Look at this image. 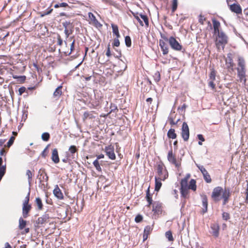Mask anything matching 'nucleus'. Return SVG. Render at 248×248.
<instances>
[{
  "mask_svg": "<svg viewBox=\"0 0 248 248\" xmlns=\"http://www.w3.org/2000/svg\"><path fill=\"white\" fill-rule=\"evenodd\" d=\"M230 196V191L229 188H225L222 195V198L224 200L223 205L226 204L228 202V199Z\"/></svg>",
  "mask_w": 248,
  "mask_h": 248,
  "instance_id": "dca6fc26",
  "label": "nucleus"
},
{
  "mask_svg": "<svg viewBox=\"0 0 248 248\" xmlns=\"http://www.w3.org/2000/svg\"><path fill=\"white\" fill-rule=\"evenodd\" d=\"M93 117L92 114L88 111L84 112L83 114V119L84 120L86 119L87 118H92Z\"/></svg>",
  "mask_w": 248,
  "mask_h": 248,
  "instance_id": "79ce46f5",
  "label": "nucleus"
},
{
  "mask_svg": "<svg viewBox=\"0 0 248 248\" xmlns=\"http://www.w3.org/2000/svg\"><path fill=\"white\" fill-rule=\"evenodd\" d=\"M210 79L211 80H215L216 79V72L214 70H212L210 74Z\"/></svg>",
  "mask_w": 248,
  "mask_h": 248,
  "instance_id": "de8ad7c7",
  "label": "nucleus"
},
{
  "mask_svg": "<svg viewBox=\"0 0 248 248\" xmlns=\"http://www.w3.org/2000/svg\"><path fill=\"white\" fill-rule=\"evenodd\" d=\"M188 189V188L180 189L181 197H183L185 199L188 198L189 197Z\"/></svg>",
  "mask_w": 248,
  "mask_h": 248,
  "instance_id": "5701e85b",
  "label": "nucleus"
},
{
  "mask_svg": "<svg viewBox=\"0 0 248 248\" xmlns=\"http://www.w3.org/2000/svg\"><path fill=\"white\" fill-rule=\"evenodd\" d=\"M106 55L108 57H109L111 56V52H110V45L108 44V48L107 50L106 53Z\"/></svg>",
  "mask_w": 248,
  "mask_h": 248,
  "instance_id": "052dcab7",
  "label": "nucleus"
},
{
  "mask_svg": "<svg viewBox=\"0 0 248 248\" xmlns=\"http://www.w3.org/2000/svg\"><path fill=\"white\" fill-rule=\"evenodd\" d=\"M50 135L48 133L45 132L42 135V139L45 141H48L49 139Z\"/></svg>",
  "mask_w": 248,
  "mask_h": 248,
  "instance_id": "58836bf2",
  "label": "nucleus"
},
{
  "mask_svg": "<svg viewBox=\"0 0 248 248\" xmlns=\"http://www.w3.org/2000/svg\"><path fill=\"white\" fill-rule=\"evenodd\" d=\"M53 194L58 199L62 200L63 199V194L58 185L55 186L53 190Z\"/></svg>",
  "mask_w": 248,
  "mask_h": 248,
  "instance_id": "f8f14e48",
  "label": "nucleus"
},
{
  "mask_svg": "<svg viewBox=\"0 0 248 248\" xmlns=\"http://www.w3.org/2000/svg\"><path fill=\"white\" fill-rule=\"evenodd\" d=\"M165 236H166V238H168V239L170 241L173 240V238L171 231H168L166 232L165 233Z\"/></svg>",
  "mask_w": 248,
  "mask_h": 248,
  "instance_id": "e433bc0d",
  "label": "nucleus"
},
{
  "mask_svg": "<svg viewBox=\"0 0 248 248\" xmlns=\"http://www.w3.org/2000/svg\"><path fill=\"white\" fill-rule=\"evenodd\" d=\"M219 226L217 223L211 224L209 232L215 237L217 238L219 236Z\"/></svg>",
  "mask_w": 248,
  "mask_h": 248,
  "instance_id": "9d476101",
  "label": "nucleus"
},
{
  "mask_svg": "<svg viewBox=\"0 0 248 248\" xmlns=\"http://www.w3.org/2000/svg\"><path fill=\"white\" fill-rule=\"evenodd\" d=\"M57 44L59 46H61L62 44V39L61 38L60 34H57Z\"/></svg>",
  "mask_w": 248,
  "mask_h": 248,
  "instance_id": "6e6d98bb",
  "label": "nucleus"
},
{
  "mask_svg": "<svg viewBox=\"0 0 248 248\" xmlns=\"http://www.w3.org/2000/svg\"><path fill=\"white\" fill-rule=\"evenodd\" d=\"M30 192L29 191L28 192L27 195L25 197V200H24V202L23 204H29L28 203H29V199H30Z\"/></svg>",
  "mask_w": 248,
  "mask_h": 248,
  "instance_id": "603ef678",
  "label": "nucleus"
},
{
  "mask_svg": "<svg viewBox=\"0 0 248 248\" xmlns=\"http://www.w3.org/2000/svg\"><path fill=\"white\" fill-rule=\"evenodd\" d=\"M181 188L180 189L183 188H188V186L187 184V181H186V179H182L181 181Z\"/></svg>",
  "mask_w": 248,
  "mask_h": 248,
  "instance_id": "2f4dec72",
  "label": "nucleus"
},
{
  "mask_svg": "<svg viewBox=\"0 0 248 248\" xmlns=\"http://www.w3.org/2000/svg\"><path fill=\"white\" fill-rule=\"evenodd\" d=\"M62 24L64 29H67L68 26L71 25V23L70 21H66L62 22Z\"/></svg>",
  "mask_w": 248,
  "mask_h": 248,
  "instance_id": "4d7b16f0",
  "label": "nucleus"
},
{
  "mask_svg": "<svg viewBox=\"0 0 248 248\" xmlns=\"http://www.w3.org/2000/svg\"><path fill=\"white\" fill-rule=\"evenodd\" d=\"M153 225L154 224L152 225V226L148 225L146 226L144 228V233L147 234H149L153 230Z\"/></svg>",
  "mask_w": 248,
  "mask_h": 248,
  "instance_id": "f704fd0d",
  "label": "nucleus"
},
{
  "mask_svg": "<svg viewBox=\"0 0 248 248\" xmlns=\"http://www.w3.org/2000/svg\"><path fill=\"white\" fill-rule=\"evenodd\" d=\"M27 224V221L24 220L21 217L19 219V229L23 230Z\"/></svg>",
  "mask_w": 248,
  "mask_h": 248,
  "instance_id": "bb28decb",
  "label": "nucleus"
},
{
  "mask_svg": "<svg viewBox=\"0 0 248 248\" xmlns=\"http://www.w3.org/2000/svg\"><path fill=\"white\" fill-rule=\"evenodd\" d=\"M146 199L148 202V204L146 206L148 208H150L151 204H153V200L152 195L150 193L149 187L148 188L146 191Z\"/></svg>",
  "mask_w": 248,
  "mask_h": 248,
  "instance_id": "6ab92c4d",
  "label": "nucleus"
},
{
  "mask_svg": "<svg viewBox=\"0 0 248 248\" xmlns=\"http://www.w3.org/2000/svg\"><path fill=\"white\" fill-rule=\"evenodd\" d=\"M202 204L203 206V209L202 210V213L203 214L206 213L207 212V207H208V201L207 196L205 195L202 196Z\"/></svg>",
  "mask_w": 248,
  "mask_h": 248,
  "instance_id": "ddd939ff",
  "label": "nucleus"
},
{
  "mask_svg": "<svg viewBox=\"0 0 248 248\" xmlns=\"http://www.w3.org/2000/svg\"><path fill=\"white\" fill-rule=\"evenodd\" d=\"M37 177L39 179L40 183H42L43 182L47 183L48 177L47 176L45 169H40L39 170Z\"/></svg>",
  "mask_w": 248,
  "mask_h": 248,
  "instance_id": "0eeeda50",
  "label": "nucleus"
},
{
  "mask_svg": "<svg viewBox=\"0 0 248 248\" xmlns=\"http://www.w3.org/2000/svg\"><path fill=\"white\" fill-rule=\"evenodd\" d=\"M197 186L196 185V181L194 179H191L189 182L188 188L191 189L193 191L196 190Z\"/></svg>",
  "mask_w": 248,
  "mask_h": 248,
  "instance_id": "cd10ccee",
  "label": "nucleus"
},
{
  "mask_svg": "<svg viewBox=\"0 0 248 248\" xmlns=\"http://www.w3.org/2000/svg\"><path fill=\"white\" fill-rule=\"evenodd\" d=\"M217 36L218 38L217 39L216 43L217 47L218 49H220L221 47L223 49L225 45L228 43V37L222 31H220V33Z\"/></svg>",
  "mask_w": 248,
  "mask_h": 248,
  "instance_id": "f03ea898",
  "label": "nucleus"
},
{
  "mask_svg": "<svg viewBox=\"0 0 248 248\" xmlns=\"http://www.w3.org/2000/svg\"><path fill=\"white\" fill-rule=\"evenodd\" d=\"M62 88V86H59L56 89L55 92L53 93V96L54 97L59 98L60 97L62 93L61 90Z\"/></svg>",
  "mask_w": 248,
  "mask_h": 248,
  "instance_id": "393cba45",
  "label": "nucleus"
},
{
  "mask_svg": "<svg viewBox=\"0 0 248 248\" xmlns=\"http://www.w3.org/2000/svg\"><path fill=\"white\" fill-rule=\"evenodd\" d=\"M167 136L169 138L175 139L177 137V135L175 132V130L172 128H170L169 130L167 133Z\"/></svg>",
  "mask_w": 248,
  "mask_h": 248,
  "instance_id": "4be33fe9",
  "label": "nucleus"
},
{
  "mask_svg": "<svg viewBox=\"0 0 248 248\" xmlns=\"http://www.w3.org/2000/svg\"><path fill=\"white\" fill-rule=\"evenodd\" d=\"M197 166L199 168V169L201 170V171L202 174L207 171V170L204 168V167L203 166L197 165Z\"/></svg>",
  "mask_w": 248,
  "mask_h": 248,
  "instance_id": "3c124183",
  "label": "nucleus"
},
{
  "mask_svg": "<svg viewBox=\"0 0 248 248\" xmlns=\"http://www.w3.org/2000/svg\"><path fill=\"white\" fill-rule=\"evenodd\" d=\"M105 152L109 159L111 160L115 159L116 155L114 153V149L113 146L110 145L108 146H106L105 148Z\"/></svg>",
  "mask_w": 248,
  "mask_h": 248,
  "instance_id": "6e6552de",
  "label": "nucleus"
},
{
  "mask_svg": "<svg viewBox=\"0 0 248 248\" xmlns=\"http://www.w3.org/2000/svg\"><path fill=\"white\" fill-rule=\"evenodd\" d=\"M230 10L236 14H240L242 13V9L239 4L233 3L230 5Z\"/></svg>",
  "mask_w": 248,
  "mask_h": 248,
  "instance_id": "4468645a",
  "label": "nucleus"
},
{
  "mask_svg": "<svg viewBox=\"0 0 248 248\" xmlns=\"http://www.w3.org/2000/svg\"><path fill=\"white\" fill-rule=\"evenodd\" d=\"M222 218L225 220H227L230 218V215L228 213L223 212L222 214Z\"/></svg>",
  "mask_w": 248,
  "mask_h": 248,
  "instance_id": "864d4df0",
  "label": "nucleus"
},
{
  "mask_svg": "<svg viewBox=\"0 0 248 248\" xmlns=\"http://www.w3.org/2000/svg\"><path fill=\"white\" fill-rule=\"evenodd\" d=\"M156 176L160 180L165 181L169 176L168 172L163 162H159L156 165Z\"/></svg>",
  "mask_w": 248,
  "mask_h": 248,
  "instance_id": "f257e3e1",
  "label": "nucleus"
},
{
  "mask_svg": "<svg viewBox=\"0 0 248 248\" xmlns=\"http://www.w3.org/2000/svg\"><path fill=\"white\" fill-rule=\"evenodd\" d=\"M68 150L72 156V158H74L75 153L78 151V149L76 146L75 145H71L70 146Z\"/></svg>",
  "mask_w": 248,
  "mask_h": 248,
  "instance_id": "a878e982",
  "label": "nucleus"
},
{
  "mask_svg": "<svg viewBox=\"0 0 248 248\" xmlns=\"http://www.w3.org/2000/svg\"><path fill=\"white\" fill-rule=\"evenodd\" d=\"M75 41L74 40L73 41V42L72 43V44H71V46H70V52L68 54V55H69L70 54H71L72 52L73 51L74 49V44H75Z\"/></svg>",
  "mask_w": 248,
  "mask_h": 248,
  "instance_id": "e2e57ef3",
  "label": "nucleus"
},
{
  "mask_svg": "<svg viewBox=\"0 0 248 248\" xmlns=\"http://www.w3.org/2000/svg\"><path fill=\"white\" fill-rule=\"evenodd\" d=\"M119 38H114L113 46H120V41L118 39Z\"/></svg>",
  "mask_w": 248,
  "mask_h": 248,
  "instance_id": "8fccbe9b",
  "label": "nucleus"
},
{
  "mask_svg": "<svg viewBox=\"0 0 248 248\" xmlns=\"http://www.w3.org/2000/svg\"><path fill=\"white\" fill-rule=\"evenodd\" d=\"M110 111L109 112V113H110L112 112H114L115 110H118V108H117V106L112 103H111L110 104Z\"/></svg>",
  "mask_w": 248,
  "mask_h": 248,
  "instance_id": "c03bdc74",
  "label": "nucleus"
},
{
  "mask_svg": "<svg viewBox=\"0 0 248 248\" xmlns=\"http://www.w3.org/2000/svg\"><path fill=\"white\" fill-rule=\"evenodd\" d=\"M233 55L231 53L227 54V57L225 59L226 65L228 69H232L234 65L232 60Z\"/></svg>",
  "mask_w": 248,
  "mask_h": 248,
  "instance_id": "9b49d317",
  "label": "nucleus"
},
{
  "mask_svg": "<svg viewBox=\"0 0 248 248\" xmlns=\"http://www.w3.org/2000/svg\"><path fill=\"white\" fill-rule=\"evenodd\" d=\"M155 190L156 191H158L160 189L162 186L161 181L162 180H160L158 177H155Z\"/></svg>",
  "mask_w": 248,
  "mask_h": 248,
  "instance_id": "412c9836",
  "label": "nucleus"
},
{
  "mask_svg": "<svg viewBox=\"0 0 248 248\" xmlns=\"http://www.w3.org/2000/svg\"><path fill=\"white\" fill-rule=\"evenodd\" d=\"M167 159L171 164L175 165V167L178 168L181 165L180 161L176 160V157L173 154L172 149L170 150L167 155Z\"/></svg>",
  "mask_w": 248,
  "mask_h": 248,
  "instance_id": "39448f33",
  "label": "nucleus"
},
{
  "mask_svg": "<svg viewBox=\"0 0 248 248\" xmlns=\"http://www.w3.org/2000/svg\"><path fill=\"white\" fill-rule=\"evenodd\" d=\"M177 0H173L172 5V11L174 12L177 8Z\"/></svg>",
  "mask_w": 248,
  "mask_h": 248,
  "instance_id": "49530a36",
  "label": "nucleus"
},
{
  "mask_svg": "<svg viewBox=\"0 0 248 248\" xmlns=\"http://www.w3.org/2000/svg\"><path fill=\"white\" fill-rule=\"evenodd\" d=\"M35 202L38 206V208L39 210H42L43 209V203L42 202V200L40 198H36L35 200Z\"/></svg>",
  "mask_w": 248,
  "mask_h": 248,
  "instance_id": "7c9ffc66",
  "label": "nucleus"
},
{
  "mask_svg": "<svg viewBox=\"0 0 248 248\" xmlns=\"http://www.w3.org/2000/svg\"><path fill=\"white\" fill-rule=\"evenodd\" d=\"M238 65L243 69L245 67V61L244 60L241 58H239L238 59Z\"/></svg>",
  "mask_w": 248,
  "mask_h": 248,
  "instance_id": "a19ab883",
  "label": "nucleus"
},
{
  "mask_svg": "<svg viewBox=\"0 0 248 248\" xmlns=\"http://www.w3.org/2000/svg\"><path fill=\"white\" fill-rule=\"evenodd\" d=\"M49 219V216L47 214H45L37 219V223L39 224H43L46 223Z\"/></svg>",
  "mask_w": 248,
  "mask_h": 248,
  "instance_id": "aec40b11",
  "label": "nucleus"
},
{
  "mask_svg": "<svg viewBox=\"0 0 248 248\" xmlns=\"http://www.w3.org/2000/svg\"><path fill=\"white\" fill-rule=\"evenodd\" d=\"M165 39L168 41L171 48L176 51H181L182 49V45L176 40V39L171 36L169 39L165 38Z\"/></svg>",
  "mask_w": 248,
  "mask_h": 248,
  "instance_id": "7ed1b4c3",
  "label": "nucleus"
},
{
  "mask_svg": "<svg viewBox=\"0 0 248 248\" xmlns=\"http://www.w3.org/2000/svg\"><path fill=\"white\" fill-rule=\"evenodd\" d=\"M124 42L125 45L127 47H130L131 46V40L129 36H126L124 38Z\"/></svg>",
  "mask_w": 248,
  "mask_h": 248,
  "instance_id": "72a5a7b5",
  "label": "nucleus"
},
{
  "mask_svg": "<svg viewBox=\"0 0 248 248\" xmlns=\"http://www.w3.org/2000/svg\"><path fill=\"white\" fill-rule=\"evenodd\" d=\"M31 209V206L29 204H23L22 215L24 218L28 217V213Z\"/></svg>",
  "mask_w": 248,
  "mask_h": 248,
  "instance_id": "a211bd4d",
  "label": "nucleus"
},
{
  "mask_svg": "<svg viewBox=\"0 0 248 248\" xmlns=\"http://www.w3.org/2000/svg\"><path fill=\"white\" fill-rule=\"evenodd\" d=\"M47 149V146H46L45 149L43 150V151L42 152L41 155H42V156L45 157L46 155V150Z\"/></svg>",
  "mask_w": 248,
  "mask_h": 248,
  "instance_id": "338daca9",
  "label": "nucleus"
},
{
  "mask_svg": "<svg viewBox=\"0 0 248 248\" xmlns=\"http://www.w3.org/2000/svg\"><path fill=\"white\" fill-rule=\"evenodd\" d=\"M159 46L163 55H166L168 53V46L167 44L163 40H159Z\"/></svg>",
  "mask_w": 248,
  "mask_h": 248,
  "instance_id": "2eb2a0df",
  "label": "nucleus"
},
{
  "mask_svg": "<svg viewBox=\"0 0 248 248\" xmlns=\"http://www.w3.org/2000/svg\"><path fill=\"white\" fill-rule=\"evenodd\" d=\"M135 18L138 21L140 25L142 26H143V24L142 21L140 19V17L138 16H135Z\"/></svg>",
  "mask_w": 248,
  "mask_h": 248,
  "instance_id": "774afa93",
  "label": "nucleus"
},
{
  "mask_svg": "<svg viewBox=\"0 0 248 248\" xmlns=\"http://www.w3.org/2000/svg\"><path fill=\"white\" fill-rule=\"evenodd\" d=\"M152 207V211L155 215H159L162 214V205L161 203L159 202H155L153 203Z\"/></svg>",
  "mask_w": 248,
  "mask_h": 248,
  "instance_id": "423d86ee",
  "label": "nucleus"
},
{
  "mask_svg": "<svg viewBox=\"0 0 248 248\" xmlns=\"http://www.w3.org/2000/svg\"><path fill=\"white\" fill-rule=\"evenodd\" d=\"M205 20V18H204L203 17V16H202V15H200V16H199V22L202 24H203L204 23V21Z\"/></svg>",
  "mask_w": 248,
  "mask_h": 248,
  "instance_id": "bf43d9fd",
  "label": "nucleus"
},
{
  "mask_svg": "<svg viewBox=\"0 0 248 248\" xmlns=\"http://www.w3.org/2000/svg\"><path fill=\"white\" fill-rule=\"evenodd\" d=\"M26 91V88L24 87H21L19 88L18 92L20 95H22Z\"/></svg>",
  "mask_w": 248,
  "mask_h": 248,
  "instance_id": "13d9d810",
  "label": "nucleus"
},
{
  "mask_svg": "<svg viewBox=\"0 0 248 248\" xmlns=\"http://www.w3.org/2000/svg\"><path fill=\"white\" fill-rule=\"evenodd\" d=\"M212 22L214 29H217L219 28L220 24L219 21L214 19H213Z\"/></svg>",
  "mask_w": 248,
  "mask_h": 248,
  "instance_id": "37998d69",
  "label": "nucleus"
},
{
  "mask_svg": "<svg viewBox=\"0 0 248 248\" xmlns=\"http://www.w3.org/2000/svg\"><path fill=\"white\" fill-rule=\"evenodd\" d=\"M140 17L143 19L144 21L145 24L146 26H148L149 25V21H148V18L146 15L140 14Z\"/></svg>",
  "mask_w": 248,
  "mask_h": 248,
  "instance_id": "ea45409f",
  "label": "nucleus"
},
{
  "mask_svg": "<svg viewBox=\"0 0 248 248\" xmlns=\"http://www.w3.org/2000/svg\"><path fill=\"white\" fill-rule=\"evenodd\" d=\"M203 176V178L204 180L207 183H210L212 181V179L211 178L210 175L208 173V171H207L205 172L204 174H202Z\"/></svg>",
  "mask_w": 248,
  "mask_h": 248,
  "instance_id": "c756f323",
  "label": "nucleus"
},
{
  "mask_svg": "<svg viewBox=\"0 0 248 248\" xmlns=\"http://www.w3.org/2000/svg\"><path fill=\"white\" fill-rule=\"evenodd\" d=\"M93 164L97 170H98V171H102V169L99 165V161L98 160H97V159L95 160L93 162Z\"/></svg>",
  "mask_w": 248,
  "mask_h": 248,
  "instance_id": "473e14b6",
  "label": "nucleus"
},
{
  "mask_svg": "<svg viewBox=\"0 0 248 248\" xmlns=\"http://www.w3.org/2000/svg\"><path fill=\"white\" fill-rule=\"evenodd\" d=\"M6 171V165L0 167V181L4 175Z\"/></svg>",
  "mask_w": 248,
  "mask_h": 248,
  "instance_id": "c9c22d12",
  "label": "nucleus"
},
{
  "mask_svg": "<svg viewBox=\"0 0 248 248\" xmlns=\"http://www.w3.org/2000/svg\"><path fill=\"white\" fill-rule=\"evenodd\" d=\"M111 27L112 29L113 33L116 36L117 38H119L120 37V35L119 32L118 26L114 24H111Z\"/></svg>",
  "mask_w": 248,
  "mask_h": 248,
  "instance_id": "b1692460",
  "label": "nucleus"
},
{
  "mask_svg": "<svg viewBox=\"0 0 248 248\" xmlns=\"http://www.w3.org/2000/svg\"><path fill=\"white\" fill-rule=\"evenodd\" d=\"M59 6H60V7H69L68 4L65 2H62V3H59Z\"/></svg>",
  "mask_w": 248,
  "mask_h": 248,
  "instance_id": "0e129e2a",
  "label": "nucleus"
},
{
  "mask_svg": "<svg viewBox=\"0 0 248 248\" xmlns=\"http://www.w3.org/2000/svg\"><path fill=\"white\" fill-rule=\"evenodd\" d=\"M154 80L156 82H158L160 79V75L158 72H156L154 76Z\"/></svg>",
  "mask_w": 248,
  "mask_h": 248,
  "instance_id": "a18cd8bd",
  "label": "nucleus"
},
{
  "mask_svg": "<svg viewBox=\"0 0 248 248\" xmlns=\"http://www.w3.org/2000/svg\"><path fill=\"white\" fill-rule=\"evenodd\" d=\"M26 175L28 176V180L29 186H30L32 181V174L31 171L29 170L26 171Z\"/></svg>",
  "mask_w": 248,
  "mask_h": 248,
  "instance_id": "c85d7f7f",
  "label": "nucleus"
},
{
  "mask_svg": "<svg viewBox=\"0 0 248 248\" xmlns=\"http://www.w3.org/2000/svg\"><path fill=\"white\" fill-rule=\"evenodd\" d=\"M214 80H211L208 83V86L212 88V89H215V84L214 83Z\"/></svg>",
  "mask_w": 248,
  "mask_h": 248,
  "instance_id": "680f3d73",
  "label": "nucleus"
},
{
  "mask_svg": "<svg viewBox=\"0 0 248 248\" xmlns=\"http://www.w3.org/2000/svg\"><path fill=\"white\" fill-rule=\"evenodd\" d=\"M222 188L220 186L215 187L213 191L212 194V198L215 201H218L220 200L219 196L222 191Z\"/></svg>",
  "mask_w": 248,
  "mask_h": 248,
  "instance_id": "1a4fd4ad",
  "label": "nucleus"
},
{
  "mask_svg": "<svg viewBox=\"0 0 248 248\" xmlns=\"http://www.w3.org/2000/svg\"><path fill=\"white\" fill-rule=\"evenodd\" d=\"M51 159L55 163H58L60 161L58 150L56 148L52 151Z\"/></svg>",
  "mask_w": 248,
  "mask_h": 248,
  "instance_id": "f3484780",
  "label": "nucleus"
},
{
  "mask_svg": "<svg viewBox=\"0 0 248 248\" xmlns=\"http://www.w3.org/2000/svg\"><path fill=\"white\" fill-rule=\"evenodd\" d=\"M198 139L202 141H204L205 140L202 134H198Z\"/></svg>",
  "mask_w": 248,
  "mask_h": 248,
  "instance_id": "69168bd1",
  "label": "nucleus"
},
{
  "mask_svg": "<svg viewBox=\"0 0 248 248\" xmlns=\"http://www.w3.org/2000/svg\"><path fill=\"white\" fill-rule=\"evenodd\" d=\"M142 219H143L142 216L139 214V215H138L135 217V221L137 223H139V222H141L142 220Z\"/></svg>",
  "mask_w": 248,
  "mask_h": 248,
  "instance_id": "09e8293b",
  "label": "nucleus"
},
{
  "mask_svg": "<svg viewBox=\"0 0 248 248\" xmlns=\"http://www.w3.org/2000/svg\"><path fill=\"white\" fill-rule=\"evenodd\" d=\"M15 140V137H11L10 140H9L8 142H7V146L8 147H10L13 143Z\"/></svg>",
  "mask_w": 248,
  "mask_h": 248,
  "instance_id": "5fc2aeb1",
  "label": "nucleus"
},
{
  "mask_svg": "<svg viewBox=\"0 0 248 248\" xmlns=\"http://www.w3.org/2000/svg\"><path fill=\"white\" fill-rule=\"evenodd\" d=\"M88 16H89V18L94 23H95V24L99 23L98 20L96 19L95 16H94V15L93 13H92L91 12L89 13H88Z\"/></svg>",
  "mask_w": 248,
  "mask_h": 248,
  "instance_id": "4c0bfd02",
  "label": "nucleus"
},
{
  "mask_svg": "<svg viewBox=\"0 0 248 248\" xmlns=\"http://www.w3.org/2000/svg\"><path fill=\"white\" fill-rule=\"evenodd\" d=\"M181 136L184 141H186L189 139V130L188 126L186 122H184L182 126Z\"/></svg>",
  "mask_w": 248,
  "mask_h": 248,
  "instance_id": "20e7f679",
  "label": "nucleus"
}]
</instances>
